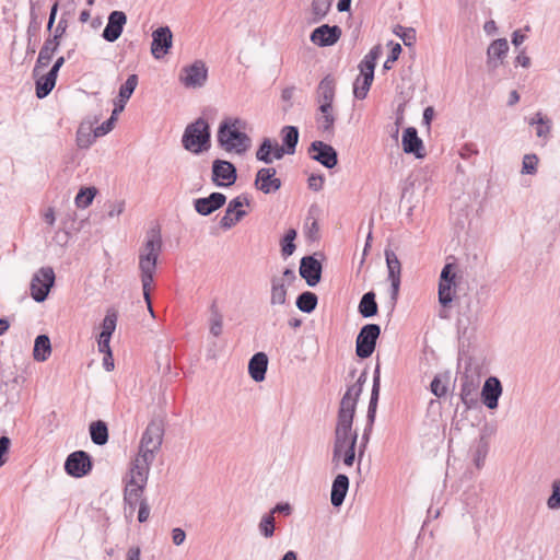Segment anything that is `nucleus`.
<instances>
[{"label":"nucleus","instance_id":"obj_61","mask_svg":"<svg viewBox=\"0 0 560 560\" xmlns=\"http://www.w3.org/2000/svg\"><path fill=\"white\" fill-rule=\"evenodd\" d=\"M80 0H65L60 3L59 8L62 10V15L71 18L77 9V4Z\"/></svg>","mask_w":560,"mask_h":560},{"label":"nucleus","instance_id":"obj_57","mask_svg":"<svg viewBox=\"0 0 560 560\" xmlns=\"http://www.w3.org/2000/svg\"><path fill=\"white\" fill-rule=\"evenodd\" d=\"M313 210H314V207H312L310 209V213L306 219V225L308 226V232H307L308 237L312 240H316L318 231H319V226H318L316 218L312 215Z\"/></svg>","mask_w":560,"mask_h":560},{"label":"nucleus","instance_id":"obj_18","mask_svg":"<svg viewBox=\"0 0 560 560\" xmlns=\"http://www.w3.org/2000/svg\"><path fill=\"white\" fill-rule=\"evenodd\" d=\"M276 173L273 167L258 170L254 183L255 187L266 195L278 191L282 184L280 178L275 177Z\"/></svg>","mask_w":560,"mask_h":560},{"label":"nucleus","instance_id":"obj_40","mask_svg":"<svg viewBox=\"0 0 560 560\" xmlns=\"http://www.w3.org/2000/svg\"><path fill=\"white\" fill-rule=\"evenodd\" d=\"M489 452V442L485 436H481L476 443L472 451V462L478 469L485 466V460Z\"/></svg>","mask_w":560,"mask_h":560},{"label":"nucleus","instance_id":"obj_34","mask_svg":"<svg viewBox=\"0 0 560 560\" xmlns=\"http://www.w3.org/2000/svg\"><path fill=\"white\" fill-rule=\"evenodd\" d=\"M332 0H312L310 10V23L323 21L330 11Z\"/></svg>","mask_w":560,"mask_h":560},{"label":"nucleus","instance_id":"obj_20","mask_svg":"<svg viewBox=\"0 0 560 560\" xmlns=\"http://www.w3.org/2000/svg\"><path fill=\"white\" fill-rule=\"evenodd\" d=\"M322 264L314 256H305L300 262V276L310 287H315L322 278Z\"/></svg>","mask_w":560,"mask_h":560},{"label":"nucleus","instance_id":"obj_21","mask_svg":"<svg viewBox=\"0 0 560 560\" xmlns=\"http://www.w3.org/2000/svg\"><path fill=\"white\" fill-rule=\"evenodd\" d=\"M127 22V15L122 11H113L108 15L107 25L103 30V38L109 43L116 42L122 31L124 26Z\"/></svg>","mask_w":560,"mask_h":560},{"label":"nucleus","instance_id":"obj_33","mask_svg":"<svg viewBox=\"0 0 560 560\" xmlns=\"http://www.w3.org/2000/svg\"><path fill=\"white\" fill-rule=\"evenodd\" d=\"M36 78L35 91L38 98H45L49 95L56 85L57 75L48 71L46 74H39Z\"/></svg>","mask_w":560,"mask_h":560},{"label":"nucleus","instance_id":"obj_29","mask_svg":"<svg viewBox=\"0 0 560 560\" xmlns=\"http://www.w3.org/2000/svg\"><path fill=\"white\" fill-rule=\"evenodd\" d=\"M336 92V81L331 75H326L317 86V101L319 105L332 106Z\"/></svg>","mask_w":560,"mask_h":560},{"label":"nucleus","instance_id":"obj_12","mask_svg":"<svg viewBox=\"0 0 560 560\" xmlns=\"http://www.w3.org/2000/svg\"><path fill=\"white\" fill-rule=\"evenodd\" d=\"M65 469L68 475L75 478H81L88 475L92 469L90 455L84 451H75L71 453L66 459Z\"/></svg>","mask_w":560,"mask_h":560},{"label":"nucleus","instance_id":"obj_7","mask_svg":"<svg viewBox=\"0 0 560 560\" xmlns=\"http://www.w3.org/2000/svg\"><path fill=\"white\" fill-rule=\"evenodd\" d=\"M381 335V327L377 324L364 325L355 341V353L361 359H366L372 355L375 350L376 341Z\"/></svg>","mask_w":560,"mask_h":560},{"label":"nucleus","instance_id":"obj_58","mask_svg":"<svg viewBox=\"0 0 560 560\" xmlns=\"http://www.w3.org/2000/svg\"><path fill=\"white\" fill-rule=\"evenodd\" d=\"M116 122V117H109L101 126L94 129L96 137H103L113 130Z\"/></svg>","mask_w":560,"mask_h":560},{"label":"nucleus","instance_id":"obj_4","mask_svg":"<svg viewBox=\"0 0 560 560\" xmlns=\"http://www.w3.org/2000/svg\"><path fill=\"white\" fill-rule=\"evenodd\" d=\"M354 413L355 409L341 404L339 405L331 457L335 467L341 462L343 448L357 445L358 432L352 429Z\"/></svg>","mask_w":560,"mask_h":560},{"label":"nucleus","instance_id":"obj_28","mask_svg":"<svg viewBox=\"0 0 560 560\" xmlns=\"http://www.w3.org/2000/svg\"><path fill=\"white\" fill-rule=\"evenodd\" d=\"M366 380L368 372L364 370L358 377L357 382L347 388L345 395L340 400V404L355 409L358 399L362 393V388Z\"/></svg>","mask_w":560,"mask_h":560},{"label":"nucleus","instance_id":"obj_26","mask_svg":"<svg viewBox=\"0 0 560 560\" xmlns=\"http://www.w3.org/2000/svg\"><path fill=\"white\" fill-rule=\"evenodd\" d=\"M402 149L405 153H412L417 158H423L421 150L423 149L422 140L418 137L417 129L408 127L402 133Z\"/></svg>","mask_w":560,"mask_h":560},{"label":"nucleus","instance_id":"obj_41","mask_svg":"<svg viewBox=\"0 0 560 560\" xmlns=\"http://www.w3.org/2000/svg\"><path fill=\"white\" fill-rule=\"evenodd\" d=\"M318 303L317 295L313 292L305 291L296 299V307L303 313H312Z\"/></svg>","mask_w":560,"mask_h":560},{"label":"nucleus","instance_id":"obj_14","mask_svg":"<svg viewBox=\"0 0 560 560\" xmlns=\"http://www.w3.org/2000/svg\"><path fill=\"white\" fill-rule=\"evenodd\" d=\"M244 205H249V200L245 195L232 199L228 205L224 215L220 220V226L224 230H229L243 219L246 215V211L241 209Z\"/></svg>","mask_w":560,"mask_h":560},{"label":"nucleus","instance_id":"obj_13","mask_svg":"<svg viewBox=\"0 0 560 560\" xmlns=\"http://www.w3.org/2000/svg\"><path fill=\"white\" fill-rule=\"evenodd\" d=\"M311 158L327 168H332L338 163V153L330 145L323 141H313L308 148Z\"/></svg>","mask_w":560,"mask_h":560},{"label":"nucleus","instance_id":"obj_5","mask_svg":"<svg viewBox=\"0 0 560 560\" xmlns=\"http://www.w3.org/2000/svg\"><path fill=\"white\" fill-rule=\"evenodd\" d=\"M182 144L185 150L192 154L208 151L211 147V132L208 121L199 117L188 124L182 137Z\"/></svg>","mask_w":560,"mask_h":560},{"label":"nucleus","instance_id":"obj_48","mask_svg":"<svg viewBox=\"0 0 560 560\" xmlns=\"http://www.w3.org/2000/svg\"><path fill=\"white\" fill-rule=\"evenodd\" d=\"M478 320L477 312L472 311L470 302L465 310L459 311L457 323L459 326L467 328L469 325L476 324Z\"/></svg>","mask_w":560,"mask_h":560},{"label":"nucleus","instance_id":"obj_44","mask_svg":"<svg viewBox=\"0 0 560 560\" xmlns=\"http://www.w3.org/2000/svg\"><path fill=\"white\" fill-rule=\"evenodd\" d=\"M117 324V313L114 310H108L103 323H102V330L100 336L102 337H108L112 338L113 332L116 329Z\"/></svg>","mask_w":560,"mask_h":560},{"label":"nucleus","instance_id":"obj_51","mask_svg":"<svg viewBox=\"0 0 560 560\" xmlns=\"http://www.w3.org/2000/svg\"><path fill=\"white\" fill-rule=\"evenodd\" d=\"M271 152L272 142L269 138H265L256 152V158L258 161L269 164L272 162Z\"/></svg>","mask_w":560,"mask_h":560},{"label":"nucleus","instance_id":"obj_62","mask_svg":"<svg viewBox=\"0 0 560 560\" xmlns=\"http://www.w3.org/2000/svg\"><path fill=\"white\" fill-rule=\"evenodd\" d=\"M140 501L139 503V512H138V521L140 523H144L150 515V506L147 502V500L141 499V497L138 499Z\"/></svg>","mask_w":560,"mask_h":560},{"label":"nucleus","instance_id":"obj_37","mask_svg":"<svg viewBox=\"0 0 560 560\" xmlns=\"http://www.w3.org/2000/svg\"><path fill=\"white\" fill-rule=\"evenodd\" d=\"M319 116L317 117L318 128L323 132H332L335 116L332 114V106L319 105Z\"/></svg>","mask_w":560,"mask_h":560},{"label":"nucleus","instance_id":"obj_38","mask_svg":"<svg viewBox=\"0 0 560 560\" xmlns=\"http://www.w3.org/2000/svg\"><path fill=\"white\" fill-rule=\"evenodd\" d=\"M282 145L287 150V154H294L299 142V129L294 126H284L281 130Z\"/></svg>","mask_w":560,"mask_h":560},{"label":"nucleus","instance_id":"obj_56","mask_svg":"<svg viewBox=\"0 0 560 560\" xmlns=\"http://www.w3.org/2000/svg\"><path fill=\"white\" fill-rule=\"evenodd\" d=\"M547 506L550 510L560 509V480H556L552 483V493L547 500Z\"/></svg>","mask_w":560,"mask_h":560},{"label":"nucleus","instance_id":"obj_9","mask_svg":"<svg viewBox=\"0 0 560 560\" xmlns=\"http://www.w3.org/2000/svg\"><path fill=\"white\" fill-rule=\"evenodd\" d=\"M456 273L454 272V265L446 264L440 275L439 281V303L443 307L451 306L456 293Z\"/></svg>","mask_w":560,"mask_h":560},{"label":"nucleus","instance_id":"obj_8","mask_svg":"<svg viewBox=\"0 0 560 560\" xmlns=\"http://www.w3.org/2000/svg\"><path fill=\"white\" fill-rule=\"evenodd\" d=\"M55 283V272L51 267H42L32 278L31 296L34 301L44 302Z\"/></svg>","mask_w":560,"mask_h":560},{"label":"nucleus","instance_id":"obj_31","mask_svg":"<svg viewBox=\"0 0 560 560\" xmlns=\"http://www.w3.org/2000/svg\"><path fill=\"white\" fill-rule=\"evenodd\" d=\"M380 388H381V373H380V365L377 364L375 368V371H374V375H373V386H372L371 398H370L369 408H368V419H369L371 425L375 421L376 408H377V402H378V397H380Z\"/></svg>","mask_w":560,"mask_h":560},{"label":"nucleus","instance_id":"obj_59","mask_svg":"<svg viewBox=\"0 0 560 560\" xmlns=\"http://www.w3.org/2000/svg\"><path fill=\"white\" fill-rule=\"evenodd\" d=\"M69 16L61 14L60 20L58 21L57 26L54 30L52 35L61 39L67 33L69 26Z\"/></svg>","mask_w":560,"mask_h":560},{"label":"nucleus","instance_id":"obj_6","mask_svg":"<svg viewBox=\"0 0 560 560\" xmlns=\"http://www.w3.org/2000/svg\"><path fill=\"white\" fill-rule=\"evenodd\" d=\"M382 55V47L374 46L362 59L359 65L360 75L353 84V94L358 100H364L374 79V69L376 60Z\"/></svg>","mask_w":560,"mask_h":560},{"label":"nucleus","instance_id":"obj_36","mask_svg":"<svg viewBox=\"0 0 560 560\" xmlns=\"http://www.w3.org/2000/svg\"><path fill=\"white\" fill-rule=\"evenodd\" d=\"M358 310L361 316L364 318L373 317L377 314L378 306L375 300V293L373 291H369L363 294Z\"/></svg>","mask_w":560,"mask_h":560},{"label":"nucleus","instance_id":"obj_30","mask_svg":"<svg viewBox=\"0 0 560 560\" xmlns=\"http://www.w3.org/2000/svg\"><path fill=\"white\" fill-rule=\"evenodd\" d=\"M270 305H284L287 303V287L284 284V279L279 276H273L270 279Z\"/></svg>","mask_w":560,"mask_h":560},{"label":"nucleus","instance_id":"obj_49","mask_svg":"<svg viewBox=\"0 0 560 560\" xmlns=\"http://www.w3.org/2000/svg\"><path fill=\"white\" fill-rule=\"evenodd\" d=\"M394 34L397 35L407 47L412 46L416 42V31L412 27L396 25L394 28Z\"/></svg>","mask_w":560,"mask_h":560},{"label":"nucleus","instance_id":"obj_16","mask_svg":"<svg viewBox=\"0 0 560 560\" xmlns=\"http://www.w3.org/2000/svg\"><path fill=\"white\" fill-rule=\"evenodd\" d=\"M385 259L390 281V299L393 303H396L400 287L401 265L397 255L389 248L385 249Z\"/></svg>","mask_w":560,"mask_h":560},{"label":"nucleus","instance_id":"obj_1","mask_svg":"<svg viewBox=\"0 0 560 560\" xmlns=\"http://www.w3.org/2000/svg\"><path fill=\"white\" fill-rule=\"evenodd\" d=\"M164 428L160 421H151L142 434L139 453L131 468L130 478L124 491V500L133 510L138 499L142 497L148 481L150 465L154 460L155 452L162 445Z\"/></svg>","mask_w":560,"mask_h":560},{"label":"nucleus","instance_id":"obj_19","mask_svg":"<svg viewBox=\"0 0 560 560\" xmlns=\"http://www.w3.org/2000/svg\"><path fill=\"white\" fill-rule=\"evenodd\" d=\"M502 384L495 376L488 377L481 389V400L488 409L498 408L499 398L502 395Z\"/></svg>","mask_w":560,"mask_h":560},{"label":"nucleus","instance_id":"obj_60","mask_svg":"<svg viewBox=\"0 0 560 560\" xmlns=\"http://www.w3.org/2000/svg\"><path fill=\"white\" fill-rule=\"evenodd\" d=\"M341 460L348 467H351L353 465L355 460V445H351L343 448Z\"/></svg>","mask_w":560,"mask_h":560},{"label":"nucleus","instance_id":"obj_43","mask_svg":"<svg viewBox=\"0 0 560 560\" xmlns=\"http://www.w3.org/2000/svg\"><path fill=\"white\" fill-rule=\"evenodd\" d=\"M296 235L298 233L295 229H289L280 241L281 254L284 258L291 256L294 253L296 248L294 244Z\"/></svg>","mask_w":560,"mask_h":560},{"label":"nucleus","instance_id":"obj_10","mask_svg":"<svg viewBox=\"0 0 560 560\" xmlns=\"http://www.w3.org/2000/svg\"><path fill=\"white\" fill-rule=\"evenodd\" d=\"M237 179V170L229 161L217 159L212 162L211 180L217 187H230Z\"/></svg>","mask_w":560,"mask_h":560},{"label":"nucleus","instance_id":"obj_24","mask_svg":"<svg viewBox=\"0 0 560 560\" xmlns=\"http://www.w3.org/2000/svg\"><path fill=\"white\" fill-rule=\"evenodd\" d=\"M478 384L472 377L468 375L462 378L460 384V400L466 409L475 408L478 405Z\"/></svg>","mask_w":560,"mask_h":560},{"label":"nucleus","instance_id":"obj_54","mask_svg":"<svg viewBox=\"0 0 560 560\" xmlns=\"http://www.w3.org/2000/svg\"><path fill=\"white\" fill-rule=\"evenodd\" d=\"M40 28V20L38 18V14L35 12H30V23L26 30L27 35V42H32L33 38H35L39 32Z\"/></svg>","mask_w":560,"mask_h":560},{"label":"nucleus","instance_id":"obj_46","mask_svg":"<svg viewBox=\"0 0 560 560\" xmlns=\"http://www.w3.org/2000/svg\"><path fill=\"white\" fill-rule=\"evenodd\" d=\"M138 85V77L137 74H130L126 82L119 89V100L122 103H126L135 92Z\"/></svg>","mask_w":560,"mask_h":560},{"label":"nucleus","instance_id":"obj_2","mask_svg":"<svg viewBox=\"0 0 560 560\" xmlns=\"http://www.w3.org/2000/svg\"><path fill=\"white\" fill-rule=\"evenodd\" d=\"M162 236L159 228L150 229L145 234V240L139 248V271L142 284V291L151 288L154 281V273L158 267V259L162 253Z\"/></svg>","mask_w":560,"mask_h":560},{"label":"nucleus","instance_id":"obj_32","mask_svg":"<svg viewBox=\"0 0 560 560\" xmlns=\"http://www.w3.org/2000/svg\"><path fill=\"white\" fill-rule=\"evenodd\" d=\"M528 124L530 126L537 125L536 136L542 139L545 143L549 140L552 128L550 118L538 112L528 120Z\"/></svg>","mask_w":560,"mask_h":560},{"label":"nucleus","instance_id":"obj_11","mask_svg":"<svg viewBox=\"0 0 560 560\" xmlns=\"http://www.w3.org/2000/svg\"><path fill=\"white\" fill-rule=\"evenodd\" d=\"M208 78V69L202 60H196L192 65L183 68L179 80L189 89L202 88Z\"/></svg>","mask_w":560,"mask_h":560},{"label":"nucleus","instance_id":"obj_15","mask_svg":"<svg viewBox=\"0 0 560 560\" xmlns=\"http://www.w3.org/2000/svg\"><path fill=\"white\" fill-rule=\"evenodd\" d=\"M342 31L338 25L323 24L310 35V39L318 47H328L335 45L341 37Z\"/></svg>","mask_w":560,"mask_h":560},{"label":"nucleus","instance_id":"obj_23","mask_svg":"<svg viewBox=\"0 0 560 560\" xmlns=\"http://www.w3.org/2000/svg\"><path fill=\"white\" fill-rule=\"evenodd\" d=\"M509 51V44L505 38L493 40L487 49V66L494 70L503 63V59Z\"/></svg>","mask_w":560,"mask_h":560},{"label":"nucleus","instance_id":"obj_25","mask_svg":"<svg viewBox=\"0 0 560 560\" xmlns=\"http://www.w3.org/2000/svg\"><path fill=\"white\" fill-rule=\"evenodd\" d=\"M349 485L350 481L348 476L339 474L335 477L330 492V502L332 506L338 508L343 503L349 490Z\"/></svg>","mask_w":560,"mask_h":560},{"label":"nucleus","instance_id":"obj_3","mask_svg":"<svg viewBox=\"0 0 560 560\" xmlns=\"http://www.w3.org/2000/svg\"><path fill=\"white\" fill-rule=\"evenodd\" d=\"M244 127L245 121L241 118H224L217 132L218 145L226 153L244 155L252 147V139L242 131Z\"/></svg>","mask_w":560,"mask_h":560},{"label":"nucleus","instance_id":"obj_64","mask_svg":"<svg viewBox=\"0 0 560 560\" xmlns=\"http://www.w3.org/2000/svg\"><path fill=\"white\" fill-rule=\"evenodd\" d=\"M324 176L323 175H315V174H312L310 177H308V188L314 190V191H319L322 188H323V185H324Z\"/></svg>","mask_w":560,"mask_h":560},{"label":"nucleus","instance_id":"obj_45","mask_svg":"<svg viewBox=\"0 0 560 560\" xmlns=\"http://www.w3.org/2000/svg\"><path fill=\"white\" fill-rule=\"evenodd\" d=\"M90 127H84L81 125L77 131V144L79 148L86 149L89 148L94 140L97 138L95 136V131L91 133Z\"/></svg>","mask_w":560,"mask_h":560},{"label":"nucleus","instance_id":"obj_39","mask_svg":"<svg viewBox=\"0 0 560 560\" xmlns=\"http://www.w3.org/2000/svg\"><path fill=\"white\" fill-rule=\"evenodd\" d=\"M90 434H91V440L94 444H96V445L106 444L108 441L107 424L102 420L92 422L90 425Z\"/></svg>","mask_w":560,"mask_h":560},{"label":"nucleus","instance_id":"obj_27","mask_svg":"<svg viewBox=\"0 0 560 560\" xmlns=\"http://www.w3.org/2000/svg\"><path fill=\"white\" fill-rule=\"evenodd\" d=\"M268 368V357L264 352L255 353L248 362V373L255 382H262Z\"/></svg>","mask_w":560,"mask_h":560},{"label":"nucleus","instance_id":"obj_42","mask_svg":"<svg viewBox=\"0 0 560 560\" xmlns=\"http://www.w3.org/2000/svg\"><path fill=\"white\" fill-rule=\"evenodd\" d=\"M97 194L95 187L81 188L74 198L75 206L81 209L88 208Z\"/></svg>","mask_w":560,"mask_h":560},{"label":"nucleus","instance_id":"obj_47","mask_svg":"<svg viewBox=\"0 0 560 560\" xmlns=\"http://www.w3.org/2000/svg\"><path fill=\"white\" fill-rule=\"evenodd\" d=\"M210 310V334L213 335L214 337H219L222 334L223 329V316L214 304L211 306Z\"/></svg>","mask_w":560,"mask_h":560},{"label":"nucleus","instance_id":"obj_50","mask_svg":"<svg viewBox=\"0 0 560 560\" xmlns=\"http://www.w3.org/2000/svg\"><path fill=\"white\" fill-rule=\"evenodd\" d=\"M258 529H259V533L266 537V538H270L273 536L275 534V516H272L271 514H265L259 524H258Z\"/></svg>","mask_w":560,"mask_h":560},{"label":"nucleus","instance_id":"obj_53","mask_svg":"<svg viewBox=\"0 0 560 560\" xmlns=\"http://www.w3.org/2000/svg\"><path fill=\"white\" fill-rule=\"evenodd\" d=\"M446 381L447 377H445V381H442L440 375L434 376L430 384V390L435 397L442 398L447 394L448 387Z\"/></svg>","mask_w":560,"mask_h":560},{"label":"nucleus","instance_id":"obj_17","mask_svg":"<svg viewBox=\"0 0 560 560\" xmlns=\"http://www.w3.org/2000/svg\"><path fill=\"white\" fill-rule=\"evenodd\" d=\"M173 34L168 26H161L152 33L151 52L155 59L163 58L172 47Z\"/></svg>","mask_w":560,"mask_h":560},{"label":"nucleus","instance_id":"obj_63","mask_svg":"<svg viewBox=\"0 0 560 560\" xmlns=\"http://www.w3.org/2000/svg\"><path fill=\"white\" fill-rule=\"evenodd\" d=\"M124 210H125V201L117 200V201L109 203L107 214L109 218H115V217L120 215L124 212Z\"/></svg>","mask_w":560,"mask_h":560},{"label":"nucleus","instance_id":"obj_52","mask_svg":"<svg viewBox=\"0 0 560 560\" xmlns=\"http://www.w3.org/2000/svg\"><path fill=\"white\" fill-rule=\"evenodd\" d=\"M54 54L55 52L47 50L43 47L40 48L38 58L36 60L35 67L33 69L34 77L38 75V71H40V69L48 67V65L50 63V61L54 57Z\"/></svg>","mask_w":560,"mask_h":560},{"label":"nucleus","instance_id":"obj_22","mask_svg":"<svg viewBox=\"0 0 560 560\" xmlns=\"http://www.w3.org/2000/svg\"><path fill=\"white\" fill-rule=\"evenodd\" d=\"M226 202V197L222 192H211L208 197L194 200V208L200 215H210Z\"/></svg>","mask_w":560,"mask_h":560},{"label":"nucleus","instance_id":"obj_35","mask_svg":"<svg viewBox=\"0 0 560 560\" xmlns=\"http://www.w3.org/2000/svg\"><path fill=\"white\" fill-rule=\"evenodd\" d=\"M51 353V343L47 335H39L34 342L33 357L38 362L46 361Z\"/></svg>","mask_w":560,"mask_h":560},{"label":"nucleus","instance_id":"obj_55","mask_svg":"<svg viewBox=\"0 0 560 560\" xmlns=\"http://www.w3.org/2000/svg\"><path fill=\"white\" fill-rule=\"evenodd\" d=\"M538 158L536 154H525L522 163L523 174H535L537 172Z\"/></svg>","mask_w":560,"mask_h":560}]
</instances>
